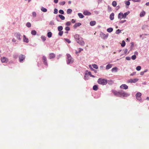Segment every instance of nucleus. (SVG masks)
<instances>
[{"instance_id":"nucleus-1","label":"nucleus","mask_w":149,"mask_h":149,"mask_svg":"<svg viewBox=\"0 0 149 149\" xmlns=\"http://www.w3.org/2000/svg\"><path fill=\"white\" fill-rule=\"evenodd\" d=\"M112 92L115 96L118 97H127L130 95V94L125 92L123 90H121L119 91H117L114 90H113Z\"/></svg>"},{"instance_id":"nucleus-2","label":"nucleus","mask_w":149,"mask_h":149,"mask_svg":"<svg viewBox=\"0 0 149 149\" xmlns=\"http://www.w3.org/2000/svg\"><path fill=\"white\" fill-rule=\"evenodd\" d=\"M67 64L72 63L74 61V60L71 57V55L69 54H67Z\"/></svg>"},{"instance_id":"nucleus-3","label":"nucleus","mask_w":149,"mask_h":149,"mask_svg":"<svg viewBox=\"0 0 149 149\" xmlns=\"http://www.w3.org/2000/svg\"><path fill=\"white\" fill-rule=\"evenodd\" d=\"M97 82L99 84L102 85H106L107 83V80L101 78L99 79L97 81Z\"/></svg>"},{"instance_id":"nucleus-4","label":"nucleus","mask_w":149,"mask_h":149,"mask_svg":"<svg viewBox=\"0 0 149 149\" xmlns=\"http://www.w3.org/2000/svg\"><path fill=\"white\" fill-rule=\"evenodd\" d=\"M100 35L101 37L103 39H107L109 36L108 33L105 34L101 32L100 34Z\"/></svg>"},{"instance_id":"nucleus-5","label":"nucleus","mask_w":149,"mask_h":149,"mask_svg":"<svg viewBox=\"0 0 149 149\" xmlns=\"http://www.w3.org/2000/svg\"><path fill=\"white\" fill-rule=\"evenodd\" d=\"M25 58V56L22 54H20L19 56V61L20 62H22Z\"/></svg>"},{"instance_id":"nucleus-6","label":"nucleus","mask_w":149,"mask_h":149,"mask_svg":"<svg viewBox=\"0 0 149 149\" xmlns=\"http://www.w3.org/2000/svg\"><path fill=\"white\" fill-rule=\"evenodd\" d=\"M139 80V79L137 78H135L134 79H130L129 80H128L127 81V82L128 83H135L137 81H138Z\"/></svg>"},{"instance_id":"nucleus-7","label":"nucleus","mask_w":149,"mask_h":149,"mask_svg":"<svg viewBox=\"0 0 149 149\" xmlns=\"http://www.w3.org/2000/svg\"><path fill=\"white\" fill-rule=\"evenodd\" d=\"M118 18L120 20L122 19H125V17L124 16L123 13L120 12L118 14Z\"/></svg>"},{"instance_id":"nucleus-8","label":"nucleus","mask_w":149,"mask_h":149,"mask_svg":"<svg viewBox=\"0 0 149 149\" xmlns=\"http://www.w3.org/2000/svg\"><path fill=\"white\" fill-rule=\"evenodd\" d=\"M74 38L76 42L77 41V40H81L82 39V38L81 37L79 36V35L78 34H76L74 36Z\"/></svg>"},{"instance_id":"nucleus-9","label":"nucleus","mask_w":149,"mask_h":149,"mask_svg":"<svg viewBox=\"0 0 149 149\" xmlns=\"http://www.w3.org/2000/svg\"><path fill=\"white\" fill-rule=\"evenodd\" d=\"M141 94L140 92H138L136 95V98L137 100L139 101H140L141 100Z\"/></svg>"},{"instance_id":"nucleus-10","label":"nucleus","mask_w":149,"mask_h":149,"mask_svg":"<svg viewBox=\"0 0 149 149\" xmlns=\"http://www.w3.org/2000/svg\"><path fill=\"white\" fill-rule=\"evenodd\" d=\"M14 36L17 38L19 40H21V38H20L21 35L19 33H16L14 34Z\"/></svg>"},{"instance_id":"nucleus-11","label":"nucleus","mask_w":149,"mask_h":149,"mask_svg":"<svg viewBox=\"0 0 149 149\" xmlns=\"http://www.w3.org/2000/svg\"><path fill=\"white\" fill-rule=\"evenodd\" d=\"M42 60L43 61V63H44V64L45 65H46V66H47L48 64L47 62L46 57L44 56H42Z\"/></svg>"},{"instance_id":"nucleus-12","label":"nucleus","mask_w":149,"mask_h":149,"mask_svg":"<svg viewBox=\"0 0 149 149\" xmlns=\"http://www.w3.org/2000/svg\"><path fill=\"white\" fill-rule=\"evenodd\" d=\"M77 42L79 45L82 46H84L85 45V42L83 40V38H82L81 40H79Z\"/></svg>"},{"instance_id":"nucleus-13","label":"nucleus","mask_w":149,"mask_h":149,"mask_svg":"<svg viewBox=\"0 0 149 149\" xmlns=\"http://www.w3.org/2000/svg\"><path fill=\"white\" fill-rule=\"evenodd\" d=\"M120 88L121 89H127L128 88V86L125 84H123L120 86Z\"/></svg>"},{"instance_id":"nucleus-14","label":"nucleus","mask_w":149,"mask_h":149,"mask_svg":"<svg viewBox=\"0 0 149 149\" xmlns=\"http://www.w3.org/2000/svg\"><path fill=\"white\" fill-rule=\"evenodd\" d=\"M55 57V54L53 53H50L49 54V59L53 58Z\"/></svg>"},{"instance_id":"nucleus-15","label":"nucleus","mask_w":149,"mask_h":149,"mask_svg":"<svg viewBox=\"0 0 149 149\" xmlns=\"http://www.w3.org/2000/svg\"><path fill=\"white\" fill-rule=\"evenodd\" d=\"M23 41L24 42L26 43H28L29 42V39L28 38H27L26 36L24 35L23 36Z\"/></svg>"},{"instance_id":"nucleus-16","label":"nucleus","mask_w":149,"mask_h":149,"mask_svg":"<svg viewBox=\"0 0 149 149\" xmlns=\"http://www.w3.org/2000/svg\"><path fill=\"white\" fill-rule=\"evenodd\" d=\"M83 14L85 15H91V13L87 10L84 11Z\"/></svg>"},{"instance_id":"nucleus-17","label":"nucleus","mask_w":149,"mask_h":149,"mask_svg":"<svg viewBox=\"0 0 149 149\" xmlns=\"http://www.w3.org/2000/svg\"><path fill=\"white\" fill-rule=\"evenodd\" d=\"M112 66V64H109L106 65V69L107 70H108L111 68Z\"/></svg>"},{"instance_id":"nucleus-18","label":"nucleus","mask_w":149,"mask_h":149,"mask_svg":"<svg viewBox=\"0 0 149 149\" xmlns=\"http://www.w3.org/2000/svg\"><path fill=\"white\" fill-rule=\"evenodd\" d=\"M81 25V23H76L74 25V28L75 29L77 27L80 26Z\"/></svg>"},{"instance_id":"nucleus-19","label":"nucleus","mask_w":149,"mask_h":149,"mask_svg":"<svg viewBox=\"0 0 149 149\" xmlns=\"http://www.w3.org/2000/svg\"><path fill=\"white\" fill-rule=\"evenodd\" d=\"M7 59L5 57H2L1 58V61L3 63H4L7 61Z\"/></svg>"},{"instance_id":"nucleus-20","label":"nucleus","mask_w":149,"mask_h":149,"mask_svg":"<svg viewBox=\"0 0 149 149\" xmlns=\"http://www.w3.org/2000/svg\"><path fill=\"white\" fill-rule=\"evenodd\" d=\"M114 14L113 13H111L109 17V18L111 20H112L114 19Z\"/></svg>"},{"instance_id":"nucleus-21","label":"nucleus","mask_w":149,"mask_h":149,"mask_svg":"<svg viewBox=\"0 0 149 149\" xmlns=\"http://www.w3.org/2000/svg\"><path fill=\"white\" fill-rule=\"evenodd\" d=\"M146 13L144 11H143L141 12L140 14V16L141 17H143L145 15Z\"/></svg>"},{"instance_id":"nucleus-22","label":"nucleus","mask_w":149,"mask_h":149,"mask_svg":"<svg viewBox=\"0 0 149 149\" xmlns=\"http://www.w3.org/2000/svg\"><path fill=\"white\" fill-rule=\"evenodd\" d=\"M96 22L95 21H91L90 23V24L91 26H93L96 24Z\"/></svg>"},{"instance_id":"nucleus-23","label":"nucleus","mask_w":149,"mask_h":149,"mask_svg":"<svg viewBox=\"0 0 149 149\" xmlns=\"http://www.w3.org/2000/svg\"><path fill=\"white\" fill-rule=\"evenodd\" d=\"M118 70V68L116 67H115L111 69V71L112 72H116Z\"/></svg>"},{"instance_id":"nucleus-24","label":"nucleus","mask_w":149,"mask_h":149,"mask_svg":"<svg viewBox=\"0 0 149 149\" xmlns=\"http://www.w3.org/2000/svg\"><path fill=\"white\" fill-rule=\"evenodd\" d=\"M41 10L42 11L44 12H46L47 11V10L46 8L42 7L41 8Z\"/></svg>"},{"instance_id":"nucleus-25","label":"nucleus","mask_w":149,"mask_h":149,"mask_svg":"<svg viewBox=\"0 0 149 149\" xmlns=\"http://www.w3.org/2000/svg\"><path fill=\"white\" fill-rule=\"evenodd\" d=\"M58 17H60V18L62 20H64L65 19V17L64 16L61 15H59Z\"/></svg>"},{"instance_id":"nucleus-26","label":"nucleus","mask_w":149,"mask_h":149,"mask_svg":"<svg viewBox=\"0 0 149 149\" xmlns=\"http://www.w3.org/2000/svg\"><path fill=\"white\" fill-rule=\"evenodd\" d=\"M72 12V10L71 9H68L67 11V13L68 14H70Z\"/></svg>"},{"instance_id":"nucleus-27","label":"nucleus","mask_w":149,"mask_h":149,"mask_svg":"<svg viewBox=\"0 0 149 149\" xmlns=\"http://www.w3.org/2000/svg\"><path fill=\"white\" fill-rule=\"evenodd\" d=\"M52 33L51 32H49L47 33V36L49 38H50L52 37Z\"/></svg>"},{"instance_id":"nucleus-28","label":"nucleus","mask_w":149,"mask_h":149,"mask_svg":"<svg viewBox=\"0 0 149 149\" xmlns=\"http://www.w3.org/2000/svg\"><path fill=\"white\" fill-rule=\"evenodd\" d=\"M88 76L89 75H85L84 76V79H88ZM90 77H94V76L93 75H89Z\"/></svg>"},{"instance_id":"nucleus-29","label":"nucleus","mask_w":149,"mask_h":149,"mask_svg":"<svg viewBox=\"0 0 149 149\" xmlns=\"http://www.w3.org/2000/svg\"><path fill=\"white\" fill-rule=\"evenodd\" d=\"M113 31V29L112 28H108L107 29V31L109 33H111Z\"/></svg>"},{"instance_id":"nucleus-30","label":"nucleus","mask_w":149,"mask_h":149,"mask_svg":"<svg viewBox=\"0 0 149 149\" xmlns=\"http://www.w3.org/2000/svg\"><path fill=\"white\" fill-rule=\"evenodd\" d=\"M92 67L95 69H98V67L96 64H92Z\"/></svg>"},{"instance_id":"nucleus-31","label":"nucleus","mask_w":149,"mask_h":149,"mask_svg":"<svg viewBox=\"0 0 149 149\" xmlns=\"http://www.w3.org/2000/svg\"><path fill=\"white\" fill-rule=\"evenodd\" d=\"M130 13V11H128L123 14L124 16L125 17V18H126V16Z\"/></svg>"},{"instance_id":"nucleus-32","label":"nucleus","mask_w":149,"mask_h":149,"mask_svg":"<svg viewBox=\"0 0 149 149\" xmlns=\"http://www.w3.org/2000/svg\"><path fill=\"white\" fill-rule=\"evenodd\" d=\"M63 28L62 26H59L58 27V31H61L63 30Z\"/></svg>"},{"instance_id":"nucleus-33","label":"nucleus","mask_w":149,"mask_h":149,"mask_svg":"<svg viewBox=\"0 0 149 149\" xmlns=\"http://www.w3.org/2000/svg\"><path fill=\"white\" fill-rule=\"evenodd\" d=\"M78 15L79 17L81 18H82L84 17V16L81 13H78Z\"/></svg>"},{"instance_id":"nucleus-34","label":"nucleus","mask_w":149,"mask_h":149,"mask_svg":"<svg viewBox=\"0 0 149 149\" xmlns=\"http://www.w3.org/2000/svg\"><path fill=\"white\" fill-rule=\"evenodd\" d=\"M93 89L95 91H97L98 90V88L97 86L95 85L93 86Z\"/></svg>"},{"instance_id":"nucleus-35","label":"nucleus","mask_w":149,"mask_h":149,"mask_svg":"<svg viewBox=\"0 0 149 149\" xmlns=\"http://www.w3.org/2000/svg\"><path fill=\"white\" fill-rule=\"evenodd\" d=\"M36 31L35 30H32L31 31V34L33 35H35L36 34Z\"/></svg>"},{"instance_id":"nucleus-36","label":"nucleus","mask_w":149,"mask_h":149,"mask_svg":"<svg viewBox=\"0 0 149 149\" xmlns=\"http://www.w3.org/2000/svg\"><path fill=\"white\" fill-rule=\"evenodd\" d=\"M41 38L43 41H45L46 40V37L44 36H41Z\"/></svg>"},{"instance_id":"nucleus-37","label":"nucleus","mask_w":149,"mask_h":149,"mask_svg":"<svg viewBox=\"0 0 149 149\" xmlns=\"http://www.w3.org/2000/svg\"><path fill=\"white\" fill-rule=\"evenodd\" d=\"M32 16L33 17H35L36 16V13L35 12H33L32 13Z\"/></svg>"},{"instance_id":"nucleus-38","label":"nucleus","mask_w":149,"mask_h":149,"mask_svg":"<svg viewBox=\"0 0 149 149\" xmlns=\"http://www.w3.org/2000/svg\"><path fill=\"white\" fill-rule=\"evenodd\" d=\"M125 41L123 40L122 41V44H121V46L122 47H124L125 46Z\"/></svg>"},{"instance_id":"nucleus-39","label":"nucleus","mask_w":149,"mask_h":149,"mask_svg":"<svg viewBox=\"0 0 149 149\" xmlns=\"http://www.w3.org/2000/svg\"><path fill=\"white\" fill-rule=\"evenodd\" d=\"M148 71L147 69L145 70L144 71L141 72L140 74H143L145 72H147Z\"/></svg>"},{"instance_id":"nucleus-40","label":"nucleus","mask_w":149,"mask_h":149,"mask_svg":"<svg viewBox=\"0 0 149 149\" xmlns=\"http://www.w3.org/2000/svg\"><path fill=\"white\" fill-rule=\"evenodd\" d=\"M112 5L114 7L116 6L117 5L116 2V1H113L112 3Z\"/></svg>"},{"instance_id":"nucleus-41","label":"nucleus","mask_w":149,"mask_h":149,"mask_svg":"<svg viewBox=\"0 0 149 149\" xmlns=\"http://www.w3.org/2000/svg\"><path fill=\"white\" fill-rule=\"evenodd\" d=\"M125 4L127 6H129L130 4V2L129 1H125Z\"/></svg>"},{"instance_id":"nucleus-42","label":"nucleus","mask_w":149,"mask_h":149,"mask_svg":"<svg viewBox=\"0 0 149 149\" xmlns=\"http://www.w3.org/2000/svg\"><path fill=\"white\" fill-rule=\"evenodd\" d=\"M26 26L27 27L29 28L31 26V24L30 22H27L26 24Z\"/></svg>"},{"instance_id":"nucleus-43","label":"nucleus","mask_w":149,"mask_h":149,"mask_svg":"<svg viewBox=\"0 0 149 149\" xmlns=\"http://www.w3.org/2000/svg\"><path fill=\"white\" fill-rule=\"evenodd\" d=\"M63 32L62 31H59L58 33V35L60 36H62L63 34Z\"/></svg>"},{"instance_id":"nucleus-44","label":"nucleus","mask_w":149,"mask_h":149,"mask_svg":"<svg viewBox=\"0 0 149 149\" xmlns=\"http://www.w3.org/2000/svg\"><path fill=\"white\" fill-rule=\"evenodd\" d=\"M131 58L133 60H134L136 58V56L135 55H133L132 56Z\"/></svg>"},{"instance_id":"nucleus-45","label":"nucleus","mask_w":149,"mask_h":149,"mask_svg":"<svg viewBox=\"0 0 149 149\" xmlns=\"http://www.w3.org/2000/svg\"><path fill=\"white\" fill-rule=\"evenodd\" d=\"M141 67L140 66H138L136 67V70H137V71H139L141 70Z\"/></svg>"},{"instance_id":"nucleus-46","label":"nucleus","mask_w":149,"mask_h":149,"mask_svg":"<svg viewBox=\"0 0 149 149\" xmlns=\"http://www.w3.org/2000/svg\"><path fill=\"white\" fill-rule=\"evenodd\" d=\"M59 13L62 14H64V12L62 10H60L59 11Z\"/></svg>"},{"instance_id":"nucleus-47","label":"nucleus","mask_w":149,"mask_h":149,"mask_svg":"<svg viewBox=\"0 0 149 149\" xmlns=\"http://www.w3.org/2000/svg\"><path fill=\"white\" fill-rule=\"evenodd\" d=\"M120 32L121 30L120 29H118L116 31V34H118Z\"/></svg>"},{"instance_id":"nucleus-48","label":"nucleus","mask_w":149,"mask_h":149,"mask_svg":"<svg viewBox=\"0 0 149 149\" xmlns=\"http://www.w3.org/2000/svg\"><path fill=\"white\" fill-rule=\"evenodd\" d=\"M18 56V55L16 54H15L13 55V58L15 59L17 58Z\"/></svg>"},{"instance_id":"nucleus-49","label":"nucleus","mask_w":149,"mask_h":149,"mask_svg":"<svg viewBox=\"0 0 149 149\" xmlns=\"http://www.w3.org/2000/svg\"><path fill=\"white\" fill-rule=\"evenodd\" d=\"M54 13L55 14H56L58 13V10L56 8L54 9Z\"/></svg>"},{"instance_id":"nucleus-50","label":"nucleus","mask_w":149,"mask_h":149,"mask_svg":"<svg viewBox=\"0 0 149 149\" xmlns=\"http://www.w3.org/2000/svg\"><path fill=\"white\" fill-rule=\"evenodd\" d=\"M65 40L68 43H70L71 42V41L68 39L65 38Z\"/></svg>"},{"instance_id":"nucleus-51","label":"nucleus","mask_w":149,"mask_h":149,"mask_svg":"<svg viewBox=\"0 0 149 149\" xmlns=\"http://www.w3.org/2000/svg\"><path fill=\"white\" fill-rule=\"evenodd\" d=\"M54 24V22L53 21H52L50 22L49 23V25H52Z\"/></svg>"},{"instance_id":"nucleus-52","label":"nucleus","mask_w":149,"mask_h":149,"mask_svg":"<svg viewBox=\"0 0 149 149\" xmlns=\"http://www.w3.org/2000/svg\"><path fill=\"white\" fill-rule=\"evenodd\" d=\"M126 21V20H120L119 21V23H123L125 22Z\"/></svg>"},{"instance_id":"nucleus-53","label":"nucleus","mask_w":149,"mask_h":149,"mask_svg":"<svg viewBox=\"0 0 149 149\" xmlns=\"http://www.w3.org/2000/svg\"><path fill=\"white\" fill-rule=\"evenodd\" d=\"M65 3V1H63L61 2L60 3V4L62 5H64Z\"/></svg>"},{"instance_id":"nucleus-54","label":"nucleus","mask_w":149,"mask_h":149,"mask_svg":"<svg viewBox=\"0 0 149 149\" xmlns=\"http://www.w3.org/2000/svg\"><path fill=\"white\" fill-rule=\"evenodd\" d=\"M66 24L67 26H70V22H68L66 23Z\"/></svg>"},{"instance_id":"nucleus-55","label":"nucleus","mask_w":149,"mask_h":149,"mask_svg":"<svg viewBox=\"0 0 149 149\" xmlns=\"http://www.w3.org/2000/svg\"><path fill=\"white\" fill-rule=\"evenodd\" d=\"M85 74H91V73L90 71H87L86 73H85Z\"/></svg>"},{"instance_id":"nucleus-56","label":"nucleus","mask_w":149,"mask_h":149,"mask_svg":"<svg viewBox=\"0 0 149 149\" xmlns=\"http://www.w3.org/2000/svg\"><path fill=\"white\" fill-rule=\"evenodd\" d=\"M126 59L127 60L129 61L131 59V58L130 57L127 56L126 57Z\"/></svg>"},{"instance_id":"nucleus-57","label":"nucleus","mask_w":149,"mask_h":149,"mask_svg":"<svg viewBox=\"0 0 149 149\" xmlns=\"http://www.w3.org/2000/svg\"><path fill=\"white\" fill-rule=\"evenodd\" d=\"M70 28L69 27L67 26L65 28V30L67 31H68L70 30Z\"/></svg>"},{"instance_id":"nucleus-58","label":"nucleus","mask_w":149,"mask_h":149,"mask_svg":"<svg viewBox=\"0 0 149 149\" xmlns=\"http://www.w3.org/2000/svg\"><path fill=\"white\" fill-rule=\"evenodd\" d=\"M141 0H133V1L134 2H139Z\"/></svg>"},{"instance_id":"nucleus-59","label":"nucleus","mask_w":149,"mask_h":149,"mask_svg":"<svg viewBox=\"0 0 149 149\" xmlns=\"http://www.w3.org/2000/svg\"><path fill=\"white\" fill-rule=\"evenodd\" d=\"M79 50L78 51V53H80L81 52V51H83V49L81 48H79Z\"/></svg>"},{"instance_id":"nucleus-60","label":"nucleus","mask_w":149,"mask_h":149,"mask_svg":"<svg viewBox=\"0 0 149 149\" xmlns=\"http://www.w3.org/2000/svg\"><path fill=\"white\" fill-rule=\"evenodd\" d=\"M16 40L15 38H13L12 39V42H16Z\"/></svg>"},{"instance_id":"nucleus-61","label":"nucleus","mask_w":149,"mask_h":149,"mask_svg":"<svg viewBox=\"0 0 149 149\" xmlns=\"http://www.w3.org/2000/svg\"><path fill=\"white\" fill-rule=\"evenodd\" d=\"M75 22V20H74V19H72V20H71V22L72 23H74Z\"/></svg>"},{"instance_id":"nucleus-62","label":"nucleus","mask_w":149,"mask_h":149,"mask_svg":"<svg viewBox=\"0 0 149 149\" xmlns=\"http://www.w3.org/2000/svg\"><path fill=\"white\" fill-rule=\"evenodd\" d=\"M54 2L55 3H57L58 2V0H54Z\"/></svg>"},{"instance_id":"nucleus-63","label":"nucleus","mask_w":149,"mask_h":149,"mask_svg":"<svg viewBox=\"0 0 149 149\" xmlns=\"http://www.w3.org/2000/svg\"><path fill=\"white\" fill-rule=\"evenodd\" d=\"M92 65H89V68L91 69V70L93 68L92 67Z\"/></svg>"},{"instance_id":"nucleus-64","label":"nucleus","mask_w":149,"mask_h":149,"mask_svg":"<svg viewBox=\"0 0 149 149\" xmlns=\"http://www.w3.org/2000/svg\"><path fill=\"white\" fill-rule=\"evenodd\" d=\"M127 52V49H125L124 50V53L126 54Z\"/></svg>"}]
</instances>
